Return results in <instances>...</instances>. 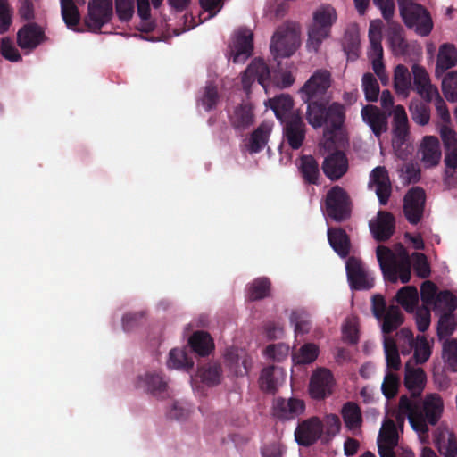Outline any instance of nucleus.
I'll list each match as a JSON object with an SVG mask.
<instances>
[{
	"instance_id": "32",
	"label": "nucleus",
	"mask_w": 457,
	"mask_h": 457,
	"mask_svg": "<svg viewBox=\"0 0 457 457\" xmlns=\"http://www.w3.org/2000/svg\"><path fill=\"white\" fill-rule=\"evenodd\" d=\"M282 371L275 366H268L262 370L259 385L262 391L275 394L278 390Z\"/></svg>"
},
{
	"instance_id": "14",
	"label": "nucleus",
	"mask_w": 457,
	"mask_h": 457,
	"mask_svg": "<svg viewBox=\"0 0 457 457\" xmlns=\"http://www.w3.org/2000/svg\"><path fill=\"white\" fill-rule=\"evenodd\" d=\"M46 39L43 28L36 22L26 23L17 32V44L22 50L32 51Z\"/></svg>"
},
{
	"instance_id": "53",
	"label": "nucleus",
	"mask_w": 457,
	"mask_h": 457,
	"mask_svg": "<svg viewBox=\"0 0 457 457\" xmlns=\"http://www.w3.org/2000/svg\"><path fill=\"white\" fill-rule=\"evenodd\" d=\"M443 358L453 371H457V339H446L444 342Z\"/></svg>"
},
{
	"instance_id": "51",
	"label": "nucleus",
	"mask_w": 457,
	"mask_h": 457,
	"mask_svg": "<svg viewBox=\"0 0 457 457\" xmlns=\"http://www.w3.org/2000/svg\"><path fill=\"white\" fill-rule=\"evenodd\" d=\"M399 386L400 378L398 375L391 370H387L381 386L385 397L388 400L394 398L398 393Z\"/></svg>"
},
{
	"instance_id": "31",
	"label": "nucleus",
	"mask_w": 457,
	"mask_h": 457,
	"mask_svg": "<svg viewBox=\"0 0 457 457\" xmlns=\"http://www.w3.org/2000/svg\"><path fill=\"white\" fill-rule=\"evenodd\" d=\"M457 63V49L452 44H443L439 47L436 65V74L440 76L441 73H444L448 69L455 66Z\"/></svg>"
},
{
	"instance_id": "50",
	"label": "nucleus",
	"mask_w": 457,
	"mask_h": 457,
	"mask_svg": "<svg viewBox=\"0 0 457 457\" xmlns=\"http://www.w3.org/2000/svg\"><path fill=\"white\" fill-rule=\"evenodd\" d=\"M397 342L403 355H408L412 351L414 352L416 338H414L413 333L410 328H403L397 333Z\"/></svg>"
},
{
	"instance_id": "8",
	"label": "nucleus",
	"mask_w": 457,
	"mask_h": 457,
	"mask_svg": "<svg viewBox=\"0 0 457 457\" xmlns=\"http://www.w3.org/2000/svg\"><path fill=\"white\" fill-rule=\"evenodd\" d=\"M349 285L353 290H369L374 287V279L367 271L363 262L357 257L351 256L345 264Z\"/></svg>"
},
{
	"instance_id": "60",
	"label": "nucleus",
	"mask_w": 457,
	"mask_h": 457,
	"mask_svg": "<svg viewBox=\"0 0 457 457\" xmlns=\"http://www.w3.org/2000/svg\"><path fill=\"white\" fill-rule=\"evenodd\" d=\"M115 9L120 21H129L135 12L134 0H115Z\"/></svg>"
},
{
	"instance_id": "37",
	"label": "nucleus",
	"mask_w": 457,
	"mask_h": 457,
	"mask_svg": "<svg viewBox=\"0 0 457 457\" xmlns=\"http://www.w3.org/2000/svg\"><path fill=\"white\" fill-rule=\"evenodd\" d=\"M61 14L67 28L75 31L80 21V13L79 8L73 0H60Z\"/></svg>"
},
{
	"instance_id": "29",
	"label": "nucleus",
	"mask_w": 457,
	"mask_h": 457,
	"mask_svg": "<svg viewBox=\"0 0 457 457\" xmlns=\"http://www.w3.org/2000/svg\"><path fill=\"white\" fill-rule=\"evenodd\" d=\"M188 344L191 350L198 356H208L214 349L213 339L208 332L195 331L189 337Z\"/></svg>"
},
{
	"instance_id": "62",
	"label": "nucleus",
	"mask_w": 457,
	"mask_h": 457,
	"mask_svg": "<svg viewBox=\"0 0 457 457\" xmlns=\"http://www.w3.org/2000/svg\"><path fill=\"white\" fill-rule=\"evenodd\" d=\"M0 53L8 61L19 62L22 57L10 37H4L0 44Z\"/></svg>"
},
{
	"instance_id": "59",
	"label": "nucleus",
	"mask_w": 457,
	"mask_h": 457,
	"mask_svg": "<svg viewBox=\"0 0 457 457\" xmlns=\"http://www.w3.org/2000/svg\"><path fill=\"white\" fill-rule=\"evenodd\" d=\"M438 293L435 283L430 280L424 281L420 287V297L423 304L427 307L433 306Z\"/></svg>"
},
{
	"instance_id": "1",
	"label": "nucleus",
	"mask_w": 457,
	"mask_h": 457,
	"mask_svg": "<svg viewBox=\"0 0 457 457\" xmlns=\"http://www.w3.org/2000/svg\"><path fill=\"white\" fill-rule=\"evenodd\" d=\"M330 83V72L318 70L302 87L300 95L302 100L307 104L308 123L315 129L327 125L325 134L333 137L344 125L345 110L343 104L337 102L328 106L326 94Z\"/></svg>"
},
{
	"instance_id": "63",
	"label": "nucleus",
	"mask_w": 457,
	"mask_h": 457,
	"mask_svg": "<svg viewBox=\"0 0 457 457\" xmlns=\"http://www.w3.org/2000/svg\"><path fill=\"white\" fill-rule=\"evenodd\" d=\"M325 429V441L330 440L337 434L339 433L341 428V421L337 415H327L323 423Z\"/></svg>"
},
{
	"instance_id": "39",
	"label": "nucleus",
	"mask_w": 457,
	"mask_h": 457,
	"mask_svg": "<svg viewBox=\"0 0 457 457\" xmlns=\"http://www.w3.org/2000/svg\"><path fill=\"white\" fill-rule=\"evenodd\" d=\"M271 283L266 277L255 278L248 285L247 297L250 301H259L270 296Z\"/></svg>"
},
{
	"instance_id": "56",
	"label": "nucleus",
	"mask_w": 457,
	"mask_h": 457,
	"mask_svg": "<svg viewBox=\"0 0 457 457\" xmlns=\"http://www.w3.org/2000/svg\"><path fill=\"white\" fill-rule=\"evenodd\" d=\"M436 445L445 457L457 456V438L453 434H449L447 440L437 438Z\"/></svg>"
},
{
	"instance_id": "34",
	"label": "nucleus",
	"mask_w": 457,
	"mask_h": 457,
	"mask_svg": "<svg viewBox=\"0 0 457 457\" xmlns=\"http://www.w3.org/2000/svg\"><path fill=\"white\" fill-rule=\"evenodd\" d=\"M394 87L398 95L408 96L411 89V76L408 68L403 64H398L394 73Z\"/></svg>"
},
{
	"instance_id": "41",
	"label": "nucleus",
	"mask_w": 457,
	"mask_h": 457,
	"mask_svg": "<svg viewBox=\"0 0 457 457\" xmlns=\"http://www.w3.org/2000/svg\"><path fill=\"white\" fill-rule=\"evenodd\" d=\"M432 307L439 315L453 312L457 308V297L448 290L440 291Z\"/></svg>"
},
{
	"instance_id": "7",
	"label": "nucleus",
	"mask_w": 457,
	"mask_h": 457,
	"mask_svg": "<svg viewBox=\"0 0 457 457\" xmlns=\"http://www.w3.org/2000/svg\"><path fill=\"white\" fill-rule=\"evenodd\" d=\"M112 15V0H90L85 24L91 31L98 32L104 25L110 22Z\"/></svg>"
},
{
	"instance_id": "48",
	"label": "nucleus",
	"mask_w": 457,
	"mask_h": 457,
	"mask_svg": "<svg viewBox=\"0 0 457 457\" xmlns=\"http://www.w3.org/2000/svg\"><path fill=\"white\" fill-rule=\"evenodd\" d=\"M362 87L368 102H377L379 96V85L373 74L367 72L362 76Z\"/></svg>"
},
{
	"instance_id": "47",
	"label": "nucleus",
	"mask_w": 457,
	"mask_h": 457,
	"mask_svg": "<svg viewBox=\"0 0 457 457\" xmlns=\"http://www.w3.org/2000/svg\"><path fill=\"white\" fill-rule=\"evenodd\" d=\"M319 355V348L312 343L304 344L298 351L294 353L293 360L297 364H308L313 362Z\"/></svg>"
},
{
	"instance_id": "6",
	"label": "nucleus",
	"mask_w": 457,
	"mask_h": 457,
	"mask_svg": "<svg viewBox=\"0 0 457 457\" xmlns=\"http://www.w3.org/2000/svg\"><path fill=\"white\" fill-rule=\"evenodd\" d=\"M400 15L407 28L427 37L433 29V21L429 12L421 4H408L399 7Z\"/></svg>"
},
{
	"instance_id": "43",
	"label": "nucleus",
	"mask_w": 457,
	"mask_h": 457,
	"mask_svg": "<svg viewBox=\"0 0 457 457\" xmlns=\"http://www.w3.org/2000/svg\"><path fill=\"white\" fill-rule=\"evenodd\" d=\"M222 369L219 363H208L199 368L198 375L202 380L209 386H214L220 382Z\"/></svg>"
},
{
	"instance_id": "9",
	"label": "nucleus",
	"mask_w": 457,
	"mask_h": 457,
	"mask_svg": "<svg viewBox=\"0 0 457 457\" xmlns=\"http://www.w3.org/2000/svg\"><path fill=\"white\" fill-rule=\"evenodd\" d=\"M283 124V137L293 150L299 149L305 139L306 126L299 111L293 112Z\"/></svg>"
},
{
	"instance_id": "38",
	"label": "nucleus",
	"mask_w": 457,
	"mask_h": 457,
	"mask_svg": "<svg viewBox=\"0 0 457 457\" xmlns=\"http://www.w3.org/2000/svg\"><path fill=\"white\" fill-rule=\"evenodd\" d=\"M395 300L407 312H413L419 302L418 290L413 286L403 287L398 290Z\"/></svg>"
},
{
	"instance_id": "49",
	"label": "nucleus",
	"mask_w": 457,
	"mask_h": 457,
	"mask_svg": "<svg viewBox=\"0 0 457 457\" xmlns=\"http://www.w3.org/2000/svg\"><path fill=\"white\" fill-rule=\"evenodd\" d=\"M442 91L449 102H457V71H449L445 75Z\"/></svg>"
},
{
	"instance_id": "30",
	"label": "nucleus",
	"mask_w": 457,
	"mask_h": 457,
	"mask_svg": "<svg viewBox=\"0 0 457 457\" xmlns=\"http://www.w3.org/2000/svg\"><path fill=\"white\" fill-rule=\"evenodd\" d=\"M328 239L333 250L342 258L348 256L350 253V238L343 228L328 229Z\"/></svg>"
},
{
	"instance_id": "35",
	"label": "nucleus",
	"mask_w": 457,
	"mask_h": 457,
	"mask_svg": "<svg viewBox=\"0 0 457 457\" xmlns=\"http://www.w3.org/2000/svg\"><path fill=\"white\" fill-rule=\"evenodd\" d=\"M271 132V127L268 123L262 122L251 134L248 149L250 153L261 152L268 143Z\"/></svg>"
},
{
	"instance_id": "25",
	"label": "nucleus",
	"mask_w": 457,
	"mask_h": 457,
	"mask_svg": "<svg viewBox=\"0 0 457 457\" xmlns=\"http://www.w3.org/2000/svg\"><path fill=\"white\" fill-rule=\"evenodd\" d=\"M420 153L421 154V161L426 168L436 166L442 156L438 138L434 136L424 137L420 144Z\"/></svg>"
},
{
	"instance_id": "19",
	"label": "nucleus",
	"mask_w": 457,
	"mask_h": 457,
	"mask_svg": "<svg viewBox=\"0 0 457 457\" xmlns=\"http://www.w3.org/2000/svg\"><path fill=\"white\" fill-rule=\"evenodd\" d=\"M253 51V35L248 29H241L235 37L231 48L232 61L234 63H244Z\"/></svg>"
},
{
	"instance_id": "42",
	"label": "nucleus",
	"mask_w": 457,
	"mask_h": 457,
	"mask_svg": "<svg viewBox=\"0 0 457 457\" xmlns=\"http://www.w3.org/2000/svg\"><path fill=\"white\" fill-rule=\"evenodd\" d=\"M169 368L172 369H184L189 370L194 366V361L187 356L185 350L174 348L169 353V360L167 361Z\"/></svg>"
},
{
	"instance_id": "40",
	"label": "nucleus",
	"mask_w": 457,
	"mask_h": 457,
	"mask_svg": "<svg viewBox=\"0 0 457 457\" xmlns=\"http://www.w3.org/2000/svg\"><path fill=\"white\" fill-rule=\"evenodd\" d=\"M382 331L384 334H390L396 330L403 322V315L399 307L391 305L386 314L382 317Z\"/></svg>"
},
{
	"instance_id": "57",
	"label": "nucleus",
	"mask_w": 457,
	"mask_h": 457,
	"mask_svg": "<svg viewBox=\"0 0 457 457\" xmlns=\"http://www.w3.org/2000/svg\"><path fill=\"white\" fill-rule=\"evenodd\" d=\"M200 101L202 105L207 112L215 108L219 101V93L217 87L212 83H208L204 87V91Z\"/></svg>"
},
{
	"instance_id": "15",
	"label": "nucleus",
	"mask_w": 457,
	"mask_h": 457,
	"mask_svg": "<svg viewBox=\"0 0 457 457\" xmlns=\"http://www.w3.org/2000/svg\"><path fill=\"white\" fill-rule=\"evenodd\" d=\"M334 378L331 371L321 368L317 370L310 380V395L313 399L321 400L332 394Z\"/></svg>"
},
{
	"instance_id": "2",
	"label": "nucleus",
	"mask_w": 457,
	"mask_h": 457,
	"mask_svg": "<svg viewBox=\"0 0 457 457\" xmlns=\"http://www.w3.org/2000/svg\"><path fill=\"white\" fill-rule=\"evenodd\" d=\"M399 407L407 413L414 431L428 435L429 426L436 425L442 417L444 402L438 394H428L423 400L420 397L411 399L403 395L399 399Z\"/></svg>"
},
{
	"instance_id": "33",
	"label": "nucleus",
	"mask_w": 457,
	"mask_h": 457,
	"mask_svg": "<svg viewBox=\"0 0 457 457\" xmlns=\"http://www.w3.org/2000/svg\"><path fill=\"white\" fill-rule=\"evenodd\" d=\"M294 101L289 95H280L270 100V108L273 110L276 118L280 122L285 121L293 112Z\"/></svg>"
},
{
	"instance_id": "64",
	"label": "nucleus",
	"mask_w": 457,
	"mask_h": 457,
	"mask_svg": "<svg viewBox=\"0 0 457 457\" xmlns=\"http://www.w3.org/2000/svg\"><path fill=\"white\" fill-rule=\"evenodd\" d=\"M414 270L421 278H427L430 275V266L428 262V259L424 253H414Z\"/></svg>"
},
{
	"instance_id": "18",
	"label": "nucleus",
	"mask_w": 457,
	"mask_h": 457,
	"mask_svg": "<svg viewBox=\"0 0 457 457\" xmlns=\"http://www.w3.org/2000/svg\"><path fill=\"white\" fill-rule=\"evenodd\" d=\"M135 386L155 397L163 398L167 395L168 383L160 373L155 371H146L138 375Z\"/></svg>"
},
{
	"instance_id": "24",
	"label": "nucleus",
	"mask_w": 457,
	"mask_h": 457,
	"mask_svg": "<svg viewBox=\"0 0 457 457\" xmlns=\"http://www.w3.org/2000/svg\"><path fill=\"white\" fill-rule=\"evenodd\" d=\"M370 231L378 242L388 240L395 232V218L392 213L378 211L376 223H370Z\"/></svg>"
},
{
	"instance_id": "16",
	"label": "nucleus",
	"mask_w": 457,
	"mask_h": 457,
	"mask_svg": "<svg viewBox=\"0 0 457 457\" xmlns=\"http://www.w3.org/2000/svg\"><path fill=\"white\" fill-rule=\"evenodd\" d=\"M413 84L411 89L427 103H431L435 95H437V87L431 84L429 75L426 69L419 64L411 66Z\"/></svg>"
},
{
	"instance_id": "36",
	"label": "nucleus",
	"mask_w": 457,
	"mask_h": 457,
	"mask_svg": "<svg viewBox=\"0 0 457 457\" xmlns=\"http://www.w3.org/2000/svg\"><path fill=\"white\" fill-rule=\"evenodd\" d=\"M341 414L345 427L350 430L360 428L362 423L361 408L353 402L343 405Z\"/></svg>"
},
{
	"instance_id": "21",
	"label": "nucleus",
	"mask_w": 457,
	"mask_h": 457,
	"mask_svg": "<svg viewBox=\"0 0 457 457\" xmlns=\"http://www.w3.org/2000/svg\"><path fill=\"white\" fill-rule=\"evenodd\" d=\"M322 170L332 181L340 179L348 170V160L342 151L328 154L323 161Z\"/></svg>"
},
{
	"instance_id": "23",
	"label": "nucleus",
	"mask_w": 457,
	"mask_h": 457,
	"mask_svg": "<svg viewBox=\"0 0 457 457\" xmlns=\"http://www.w3.org/2000/svg\"><path fill=\"white\" fill-rule=\"evenodd\" d=\"M439 133L445 147V165L457 169V134L446 125L440 127Z\"/></svg>"
},
{
	"instance_id": "54",
	"label": "nucleus",
	"mask_w": 457,
	"mask_h": 457,
	"mask_svg": "<svg viewBox=\"0 0 457 457\" xmlns=\"http://www.w3.org/2000/svg\"><path fill=\"white\" fill-rule=\"evenodd\" d=\"M453 312L441 313L437 326V336L443 339L451 336L455 329Z\"/></svg>"
},
{
	"instance_id": "20",
	"label": "nucleus",
	"mask_w": 457,
	"mask_h": 457,
	"mask_svg": "<svg viewBox=\"0 0 457 457\" xmlns=\"http://www.w3.org/2000/svg\"><path fill=\"white\" fill-rule=\"evenodd\" d=\"M404 386L410 393L409 398L421 397L426 385V373L422 368L413 367L409 361L404 368Z\"/></svg>"
},
{
	"instance_id": "13",
	"label": "nucleus",
	"mask_w": 457,
	"mask_h": 457,
	"mask_svg": "<svg viewBox=\"0 0 457 457\" xmlns=\"http://www.w3.org/2000/svg\"><path fill=\"white\" fill-rule=\"evenodd\" d=\"M369 187L375 190L380 205L387 204L392 194V184L386 167L378 166L371 170Z\"/></svg>"
},
{
	"instance_id": "52",
	"label": "nucleus",
	"mask_w": 457,
	"mask_h": 457,
	"mask_svg": "<svg viewBox=\"0 0 457 457\" xmlns=\"http://www.w3.org/2000/svg\"><path fill=\"white\" fill-rule=\"evenodd\" d=\"M431 355V347L424 336L416 337V345L413 352V358L417 364L425 363Z\"/></svg>"
},
{
	"instance_id": "4",
	"label": "nucleus",
	"mask_w": 457,
	"mask_h": 457,
	"mask_svg": "<svg viewBox=\"0 0 457 457\" xmlns=\"http://www.w3.org/2000/svg\"><path fill=\"white\" fill-rule=\"evenodd\" d=\"M298 46L299 32L294 24H282L271 37L270 52L275 58L289 57Z\"/></svg>"
},
{
	"instance_id": "61",
	"label": "nucleus",
	"mask_w": 457,
	"mask_h": 457,
	"mask_svg": "<svg viewBox=\"0 0 457 457\" xmlns=\"http://www.w3.org/2000/svg\"><path fill=\"white\" fill-rule=\"evenodd\" d=\"M289 345L284 343L270 345L266 347L265 353L267 356L275 361H282L288 356Z\"/></svg>"
},
{
	"instance_id": "27",
	"label": "nucleus",
	"mask_w": 457,
	"mask_h": 457,
	"mask_svg": "<svg viewBox=\"0 0 457 457\" xmlns=\"http://www.w3.org/2000/svg\"><path fill=\"white\" fill-rule=\"evenodd\" d=\"M394 139L398 145H403L409 136L408 118L403 105H396L393 112Z\"/></svg>"
},
{
	"instance_id": "55",
	"label": "nucleus",
	"mask_w": 457,
	"mask_h": 457,
	"mask_svg": "<svg viewBox=\"0 0 457 457\" xmlns=\"http://www.w3.org/2000/svg\"><path fill=\"white\" fill-rule=\"evenodd\" d=\"M290 322L294 325L296 335L308 333L311 328L308 314L304 311H293Z\"/></svg>"
},
{
	"instance_id": "44",
	"label": "nucleus",
	"mask_w": 457,
	"mask_h": 457,
	"mask_svg": "<svg viewBox=\"0 0 457 457\" xmlns=\"http://www.w3.org/2000/svg\"><path fill=\"white\" fill-rule=\"evenodd\" d=\"M381 443L385 446H396L398 443V434L396 427L392 420H386L378 435V445Z\"/></svg>"
},
{
	"instance_id": "26",
	"label": "nucleus",
	"mask_w": 457,
	"mask_h": 457,
	"mask_svg": "<svg viewBox=\"0 0 457 457\" xmlns=\"http://www.w3.org/2000/svg\"><path fill=\"white\" fill-rule=\"evenodd\" d=\"M253 107L249 103L240 104L229 115V122L237 131L243 132L254 122Z\"/></svg>"
},
{
	"instance_id": "11",
	"label": "nucleus",
	"mask_w": 457,
	"mask_h": 457,
	"mask_svg": "<svg viewBox=\"0 0 457 457\" xmlns=\"http://www.w3.org/2000/svg\"><path fill=\"white\" fill-rule=\"evenodd\" d=\"M323 433V422L318 417H311L298 424L295 431V438L299 445L307 447L321 438Z\"/></svg>"
},
{
	"instance_id": "28",
	"label": "nucleus",
	"mask_w": 457,
	"mask_h": 457,
	"mask_svg": "<svg viewBox=\"0 0 457 457\" xmlns=\"http://www.w3.org/2000/svg\"><path fill=\"white\" fill-rule=\"evenodd\" d=\"M299 172L305 184L319 185L320 167L312 155H302L299 159Z\"/></svg>"
},
{
	"instance_id": "58",
	"label": "nucleus",
	"mask_w": 457,
	"mask_h": 457,
	"mask_svg": "<svg viewBox=\"0 0 457 457\" xmlns=\"http://www.w3.org/2000/svg\"><path fill=\"white\" fill-rule=\"evenodd\" d=\"M388 40L395 54L403 55L407 53L408 44L400 30H392L389 33Z\"/></svg>"
},
{
	"instance_id": "10",
	"label": "nucleus",
	"mask_w": 457,
	"mask_h": 457,
	"mask_svg": "<svg viewBox=\"0 0 457 457\" xmlns=\"http://www.w3.org/2000/svg\"><path fill=\"white\" fill-rule=\"evenodd\" d=\"M270 72L267 63L261 58H254L241 77L244 91L248 95L255 80H257L262 87L266 88L270 81Z\"/></svg>"
},
{
	"instance_id": "22",
	"label": "nucleus",
	"mask_w": 457,
	"mask_h": 457,
	"mask_svg": "<svg viewBox=\"0 0 457 457\" xmlns=\"http://www.w3.org/2000/svg\"><path fill=\"white\" fill-rule=\"evenodd\" d=\"M361 113L362 120L378 138L387 130V116L378 106L368 104L361 109Z\"/></svg>"
},
{
	"instance_id": "17",
	"label": "nucleus",
	"mask_w": 457,
	"mask_h": 457,
	"mask_svg": "<svg viewBox=\"0 0 457 457\" xmlns=\"http://www.w3.org/2000/svg\"><path fill=\"white\" fill-rule=\"evenodd\" d=\"M305 410V403L297 398L277 397L272 404V415L280 420H294Z\"/></svg>"
},
{
	"instance_id": "45",
	"label": "nucleus",
	"mask_w": 457,
	"mask_h": 457,
	"mask_svg": "<svg viewBox=\"0 0 457 457\" xmlns=\"http://www.w3.org/2000/svg\"><path fill=\"white\" fill-rule=\"evenodd\" d=\"M384 349L387 369L398 370L401 367V360L395 341L390 337L385 338Z\"/></svg>"
},
{
	"instance_id": "12",
	"label": "nucleus",
	"mask_w": 457,
	"mask_h": 457,
	"mask_svg": "<svg viewBox=\"0 0 457 457\" xmlns=\"http://www.w3.org/2000/svg\"><path fill=\"white\" fill-rule=\"evenodd\" d=\"M426 194L421 187H413L405 195L403 212L406 220L412 225L418 224L423 217Z\"/></svg>"
},
{
	"instance_id": "5",
	"label": "nucleus",
	"mask_w": 457,
	"mask_h": 457,
	"mask_svg": "<svg viewBox=\"0 0 457 457\" xmlns=\"http://www.w3.org/2000/svg\"><path fill=\"white\" fill-rule=\"evenodd\" d=\"M325 210L328 218L343 222L351 217L352 201L348 193L339 186L332 187L326 195Z\"/></svg>"
},
{
	"instance_id": "3",
	"label": "nucleus",
	"mask_w": 457,
	"mask_h": 457,
	"mask_svg": "<svg viewBox=\"0 0 457 457\" xmlns=\"http://www.w3.org/2000/svg\"><path fill=\"white\" fill-rule=\"evenodd\" d=\"M335 10L330 7H323L313 13V22L308 30L307 46L317 52L322 41L329 36L331 27L336 21Z\"/></svg>"
},
{
	"instance_id": "46",
	"label": "nucleus",
	"mask_w": 457,
	"mask_h": 457,
	"mask_svg": "<svg viewBox=\"0 0 457 457\" xmlns=\"http://www.w3.org/2000/svg\"><path fill=\"white\" fill-rule=\"evenodd\" d=\"M409 110L414 122L421 126L428 123L430 119V110L426 104L418 100L412 101L409 106Z\"/></svg>"
}]
</instances>
